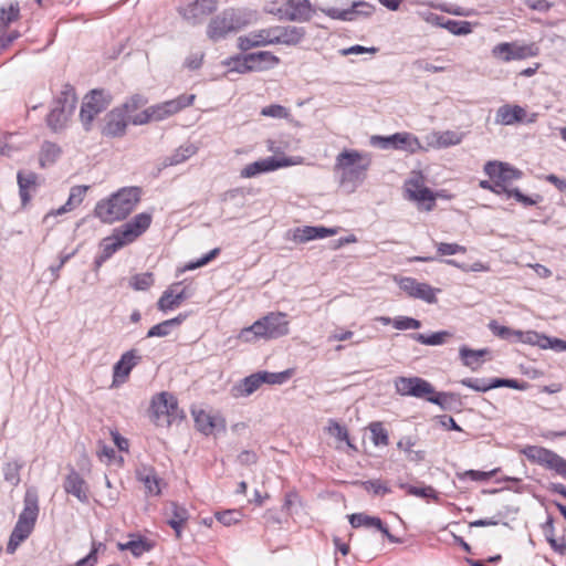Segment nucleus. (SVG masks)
Wrapping results in <instances>:
<instances>
[{
	"label": "nucleus",
	"mask_w": 566,
	"mask_h": 566,
	"mask_svg": "<svg viewBox=\"0 0 566 566\" xmlns=\"http://www.w3.org/2000/svg\"><path fill=\"white\" fill-rule=\"evenodd\" d=\"M127 244L117 230L111 237L104 238L99 244L102 252L94 260L95 270H98L115 252Z\"/></svg>",
	"instance_id": "bb28decb"
},
{
	"label": "nucleus",
	"mask_w": 566,
	"mask_h": 566,
	"mask_svg": "<svg viewBox=\"0 0 566 566\" xmlns=\"http://www.w3.org/2000/svg\"><path fill=\"white\" fill-rule=\"evenodd\" d=\"M489 328L495 336L502 339H510L513 336L521 339L523 335L522 332L513 331L506 326L500 325L496 321H491L489 323Z\"/></svg>",
	"instance_id": "5fc2aeb1"
},
{
	"label": "nucleus",
	"mask_w": 566,
	"mask_h": 566,
	"mask_svg": "<svg viewBox=\"0 0 566 566\" xmlns=\"http://www.w3.org/2000/svg\"><path fill=\"white\" fill-rule=\"evenodd\" d=\"M86 191H87L86 186L73 187L71 189V192H70L66 203L56 210V214H62L66 211L72 210L76 206L81 205L85 197Z\"/></svg>",
	"instance_id": "a19ab883"
},
{
	"label": "nucleus",
	"mask_w": 566,
	"mask_h": 566,
	"mask_svg": "<svg viewBox=\"0 0 566 566\" xmlns=\"http://www.w3.org/2000/svg\"><path fill=\"white\" fill-rule=\"evenodd\" d=\"M21 469L22 464L18 461L8 462L3 468L4 480L14 486L18 485L20 483Z\"/></svg>",
	"instance_id": "6e6d98bb"
},
{
	"label": "nucleus",
	"mask_w": 566,
	"mask_h": 566,
	"mask_svg": "<svg viewBox=\"0 0 566 566\" xmlns=\"http://www.w3.org/2000/svg\"><path fill=\"white\" fill-rule=\"evenodd\" d=\"M293 164H294V161L287 157H282V158L266 157L264 159H260V160H256V161L245 165L240 171V177L253 178L260 174L274 171L279 168L289 167Z\"/></svg>",
	"instance_id": "aec40b11"
},
{
	"label": "nucleus",
	"mask_w": 566,
	"mask_h": 566,
	"mask_svg": "<svg viewBox=\"0 0 566 566\" xmlns=\"http://www.w3.org/2000/svg\"><path fill=\"white\" fill-rule=\"evenodd\" d=\"M69 115L65 106H55L49 113L46 123L53 132H57L65 126Z\"/></svg>",
	"instance_id": "58836bf2"
},
{
	"label": "nucleus",
	"mask_w": 566,
	"mask_h": 566,
	"mask_svg": "<svg viewBox=\"0 0 566 566\" xmlns=\"http://www.w3.org/2000/svg\"><path fill=\"white\" fill-rule=\"evenodd\" d=\"M395 388L401 396H412L416 398H423L426 400L434 394V388L429 381L416 376L397 377L395 379Z\"/></svg>",
	"instance_id": "ddd939ff"
},
{
	"label": "nucleus",
	"mask_w": 566,
	"mask_h": 566,
	"mask_svg": "<svg viewBox=\"0 0 566 566\" xmlns=\"http://www.w3.org/2000/svg\"><path fill=\"white\" fill-rule=\"evenodd\" d=\"M450 336L448 332H437L431 335H424L421 333L412 334L411 337L423 345L436 346L441 345L446 342V338Z\"/></svg>",
	"instance_id": "49530a36"
},
{
	"label": "nucleus",
	"mask_w": 566,
	"mask_h": 566,
	"mask_svg": "<svg viewBox=\"0 0 566 566\" xmlns=\"http://www.w3.org/2000/svg\"><path fill=\"white\" fill-rule=\"evenodd\" d=\"M129 104H125L124 108H115L105 117V124L102 127V135L109 138L122 137L126 133L128 125L126 109Z\"/></svg>",
	"instance_id": "5701e85b"
},
{
	"label": "nucleus",
	"mask_w": 566,
	"mask_h": 566,
	"mask_svg": "<svg viewBox=\"0 0 566 566\" xmlns=\"http://www.w3.org/2000/svg\"><path fill=\"white\" fill-rule=\"evenodd\" d=\"M142 199L139 187H124L109 198L101 200L95 207V214L105 223L126 219Z\"/></svg>",
	"instance_id": "f257e3e1"
},
{
	"label": "nucleus",
	"mask_w": 566,
	"mask_h": 566,
	"mask_svg": "<svg viewBox=\"0 0 566 566\" xmlns=\"http://www.w3.org/2000/svg\"><path fill=\"white\" fill-rule=\"evenodd\" d=\"M198 146L191 143L179 146L170 156L164 160L165 166H176L185 163L198 153Z\"/></svg>",
	"instance_id": "f704fd0d"
},
{
	"label": "nucleus",
	"mask_w": 566,
	"mask_h": 566,
	"mask_svg": "<svg viewBox=\"0 0 566 566\" xmlns=\"http://www.w3.org/2000/svg\"><path fill=\"white\" fill-rule=\"evenodd\" d=\"M499 471V469H494V470H491V471H478V470H467L464 471L463 473H459L458 476L460 480H471V481H476V482H482V481H489L491 478H493L496 472Z\"/></svg>",
	"instance_id": "bf43d9fd"
},
{
	"label": "nucleus",
	"mask_w": 566,
	"mask_h": 566,
	"mask_svg": "<svg viewBox=\"0 0 566 566\" xmlns=\"http://www.w3.org/2000/svg\"><path fill=\"white\" fill-rule=\"evenodd\" d=\"M263 384L264 378L261 377L260 371L251 374L233 386L232 395L235 398L248 397L255 392Z\"/></svg>",
	"instance_id": "72a5a7b5"
},
{
	"label": "nucleus",
	"mask_w": 566,
	"mask_h": 566,
	"mask_svg": "<svg viewBox=\"0 0 566 566\" xmlns=\"http://www.w3.org/2000/svg\"><path fill=\"white\" fill-rule=\"evenodd\" d=\"M271 11L281 20L307 21L311 18V3L308 0H283Z\"/></svg>",
	"instance_id": "dca6fc26"
},
{
	"label": "nucleus",
	"mask_w": 566,
	"mask_h": 566,
	"mask_svg": "<svg viewBox=\"0 0 566 566\" xmlns=\"http://www.w3.org/2000/svg\"><path fill=\"white\" fill-rule=\"evenodd\" d=\"M371 144L378 145L384 149L394 148L416 153L421 148L419 139L410 133H396L390 136H373Z\"/></svg>",
	"instance_id": "4468645a"
},
{
	"label": "nucleus",
	"mask_w": 566,
	"mask_h": 566,
	"mask_svg": "<svg viewBox=\"0 0 566 566\" xmlns=\"http://www.w3.org/2000/svg\"><path fill=\"white\" fill-rule=\"evenodd\" d=\"M306 32L302 27L295 25H273V44L297 45L305 36Z\"/></svg>",
	"instance_id": "393cba45"
},
{
	"label": "nucleus",
	"mask_w": 566,
	"mask_h": 566,
	"mask_svg": "<svg viewBox=\"0 0 566 566\" xmlns=\"http://www.w3.org/2000/svg\"><path fill=\"white\" fill-rule=\"evenodd\" d=\"M240 512L235 510H228L223 512L216 513V518L218 522L226 526H230L240 521Z\"/></svg>",
	"instance_id": "774afa93"
},
{
	"label": "nucleus",
	"mask_w": 566,
	"mask_h": 566,
	"mask_svg": "<svg viewBox=\"0 0 566 566\" xmlns=\"http://www.w3.org/2000/svg\"><path fill=\"white\" fill-rule=\"evenodd\" d=\"M399 287L412 298L422 300L429 304L438 302L437 293L440 292V289H434L428 283L419 282L413 277L401 279Z\"/></svg>",
	"instance_id": "4be33fe9"
},
{
	"label": "nucleus",
	"mask_w": 566,
	"mask_h": 566,
	"mask_svg": "<svg viewBox=\"0 0 566 566\" xmlns=\"http://www.w3.org/2000/svg\"><path fill=\"white\" fill-rule=\"evenodd\" d=\"M349 523L353 527H380L381 520L379 517L369 516L364 513H355L349 516Z\"/></svg>",
	"instance_id": "c03bdc74"
},
{
	"label": "nucleus",
	"mask_w": 566,
	"mask_h": 566,
	"mask_svg": "<svg viewBox=\"0 0 566 566\" xmlns=\"http://www.w3.org/2000/svg\"><path fill=\"white\" fill-rule=\"evenodd\" d=\"M39 513V492L36 488L30 486L24 493L23 509L19 514L7 544V552L9 554H13L20 544L32 534Z\"/></svg>",
	"instance_id": "f03ea898"
},
{
	"label": "nucleus",
	"mask_w": 566,
	"mask_h": 566,
	"mask_svg": "<svg viewBox=\"0 0 566 566\" xmlns=\"http://www.w3.org/2000/svg\"><path fill=\"white\" fill-rule=\"evenodd\" d=\"M483 171L490 177V179L495 180V182L499 184L501 188L506 190L503 191V195L505 196H507V191L513 189L510 187V184L523 177L522 170L510 165L509 163L496 160L488 161L483 167Z\"/></svg>",
	"instance_id": "6e6552de"
},
{
	"label": "nucleus",
	"mask_w": 566,
	"mask_h": 566,
	"mask_svg": "<svg viewBox=\"0 0 566 566\" xmlns=\"http://www.w3.org/2000/svg\"><path fill=\"white\" fill-rule=\"evenodd\" d=\"M243 24L241 17L234 10H224L211 19L207 28V35L210 40L217 42L227 34L238 31Z\"/></svg>",
	"instance_id": "0eeeda50"
},
{
	"label": "nucleus",
	"mask_w": 566,
	"mask_h": 566,
	"mask_svg": "<svg viewBox=\"0 0 566 566\" xmlns=\"http://www.w3.org/2000/svg\"><path fill=\"white\" fill-rule=\"evenodd\" d=\"M130 286L136 291H146L154 284L153 273L136 274L130 279Z\"/></svg>",
	"instance_id": "052dcab7"
},
{
	"label": "nucleus",
	"mask_w": 566,
	"mask_h": 566,
	"mask_svg": "<svg viewBox=\"0 0 566 566\" xmlns=\"http://www.w3.org/2000/svg\"><path fill=\"white\" fill-rule=\"evenodd\" d=\"M538 114H527L524 107L515 104H504L497 108L495 123L504 126L526 123L533 124L537 120Z\"/></svg>",
	"instance_id": "2eb2a0df"
},
{
	"label": "nucleus",
	"mask_w": 566,
	"mask_h": 566,
	"mask_svg": "<svg viewBox=\"0 0 566 566\" xmlns=\"http://www.w3.org/2000/svg\"><path fill=\"white\" fill-rule=\"evenodd\" d=\"M111 103V97L104 90H93L84 98L80 117L85 130H90L95 116L105 111Z\"/></svg>",
	"instance_id": "1a4fd4ad"
},
{
	"label": "nucleus",
	"mask_w": 566,
	"mask_h": 566,
	"mask_svg": "<svg viewBox=\"0 0 566 566\" xmlns=\"http://www.w3.org/2000/svg\"><path fill=\"white\" fill-rule=\"evenodd\" d=\"M128 542L117 543V548L122 552L129 551L134 557H140L155 547V543L153 541L140 534L130 533L128 534Z\"/></svg>",
	"instance_id": "7c9ffc66"
},
{
	"label": "nucleus",
	"mask_w": 566,
	"mask_h": 566,
	"mask_svg": "<svg viewBox=\"0 0 566 566\" xmlns=\"http://www.w3.org/2000/svg\"><path fill=\"white\" fill-rule=\"evenodd\" d=\"M139 360L140 356L137 355L135 349L124 353L113 367V382H124Z\"/></svg>",
	"instance_id": "c756f323"
},
{
	"label": "nucleus",
	"mask_w": 566,
	"mask_h": 566,
	"mask_svg": "<svg viewBox=\"0 0 566 566\" xmlns=\"http://www.w3.org/2000/svg\"><path fill=\"white\" fill-rule=\"evenodd\" d=\"M338 228H326L323 226L298 227L293 231V240L297 243H306L316 239H324L337 234Z\"/></svg>",
	"instance_id": "cd10ccee"
},
{
	"label": "nucleus",
	"mask_w": 566,
	"mask_h": 566,
	"mask_svg": "<svg viewBox=\"0 0 566 566\" xmlns=\"http://www.w3.org/2000/svg\"><path fill=\"white\" fill-rule=\"evenodd\" d=\"M428 401L440 406L442 409H450L454 402L458 401V397L452 392H436L428 397Z\"/></svg>",
	"instance_id": "864d4df0"
},
{
	"label": "nucleus",
	"mask_w": 566,
	"mask_h": 566,
	"mask_svg": "<svg viewBox=\"0 0 566 566\" xmlns=\"http://www.w3.org/2000/svg\"><path fill=\"white\" fill-rule=\"evenodd\" d=\"M322 11L334 20L354 21L358 18L370 17L375 12V6L367 1H356L347 9L327 8Z\"/></svg>",
	"instance_id": "a211bd4d"
},
{
	"label": "nucleus",
	"mask_w": 566,
	"mask_h": 566,
	"mask_svg": "<svg viewBox=\"0 0 566 566\" xmlns=\"http://www.w3.org/2000/svg\"><path fill=\"white\" fill-rule=\"evenodd\" d=\"M196 97L195 94H181L176 98L151 105L150 116L154 118V122L165 120L185 108L192 106Z\"/></svg>",
	"instance_id": "f8f14e48"
},
{
	"label": "nucleus",
	"mask_w": 566,
	"mask_h": 566,
	"mask_svg": "<svg viewBox=\"0 0 566 566\" xmlns=\"http://www.w3.org/2000/svg\"><path fill=\"white\" fill-rule=\"evenodd\" d=\"M443 262L450 266L461 270L462 272H489L490 271V266L481 261H476L471 265H469L467 263H460L453 259H447Z\"/></svg>",
	"instance_id": "603ef678"
},
{
	"label": "nucleus",
	"mask_w": 566,
	"mask_h": 566,
	"mask_svg": "<svg viewBox=\"0 0 566 566\" xmlns=\"http://www.w3.org/2000/svg\"><path fill=\"white\" fill-rule=\"evenodd\" d=\"M290 322L282 312H271L255 321L251 326L240 331L238 338L244 343H254L258 339H276L287 335Z\"/></svg>",
	"instance_id": "7ed1b4c3"
},
{
	"label": "nucleus",
	"mask_w": 566,
	"mask_h": 566,
	"mask_svg": "<svg viewBox=\"0 0 566 566\" xmlns=\"http://www.w3.org/2000/svg\"><path fill=\"white\" fill-rule=\"evenodd\" d=\"M328 432L334 434L337 440L346 442V444L354 451H357V448L350 442L348 430L340 426L337 421L331 420L328 426Z\"/></svg>",
	"instance_id": "4d7b16f0"
},
{
	"label": "nucleus",
	"mask_w": 566,
	"mask_h": 566,
	"mask_svg": "<svg viewBox=\"0 0 566 566\" xmlns=\"http://www.w3.org/2000/svg\"><path fill=\"white\" fill-rule=\"evenodd\" d=\"M407 493L422 499H432L434 501L439 499L437 491L430 485L422 488L408 485Z\"/></svg>",
	"instance_id": "0e129e2a"
},
{
	"label": "nucleus",
	"mask_w": 566,
	"mask_h": 566,
	"mask_svg": "<svg viewBox=\"0 0 566 566\" xmlns=\"http://www.w3.org/2000/svg\"><path fill=\"white\" fill-rule=\"evenodd\" d=\"M506 198H514L518 203L524 207H531L539 203L543 200V197L538 193L533 196H526L520 191L518 188H514L507 191Z\"/></svg>",
	"instance_id": "8fccbe9b"
},
{
	"label": "nucleus",
	"mask_w": 566,
	"mask_h": 566,
	"mask_svg": "<svg viewBox=\"0 0 566 566\" xmlns=\"http://www.w3.org/2000/svg\"><path fill=\"white\" fill-rule=\"evenodd\" d=\"M61 154L62 149L59 145L52 142H44L40 150V166L46 167L54 164Z\"/></svg>",
	"instance_id": "4c0bfd02"
},
{
	"label": "nucleus",
	"mask_w": 566,
	"mask_h": 566,
	"mask_svg": "<svg viewBox=\"0 0 566 566\" xmlns=\"http://www.w3.org/2000/svg\"><path fill=\"white\" fill-rule=\"evenodd\" d=\"M219 0H195L185 7H179V14L190 24L201 23L217 10Z\"/></svg>",
	"instance_id": "f3484780"
},
{
	"label": "nucleus",
	"mask_w": 566,
	"mask_h": 566,
	"mask_svg": "<svg viewBox=\"0 0 566 566\" xmlns=\"http://www.w3.org/2000/svg\"><path fill=\"white\" fill-rule=\"evenodd\" d=\"M76 103L75 92L72 86L65 85L61 92V96L56 99V106H65L67 113H72Z\"/></svg>",
	"instance_id": "13d9d810"
},
{
	"label": "nucleus",
	"mask_w": 566,
	"mask_h": 566,
	"mask_svg": "<svg viewBox=\"0 0 566 566\" xmlns=\"http://www.w3.org/2000/svg\"><path fill=\"white\" fill-rule=\"evenodd\" d=\"M181 283H175L170 285L161 296L159 297L157 302V308L164 313L175 310L178 306L181 305V303L189 297V294L187 293V289L182 287L180 289Z\"/></svg>",
	"instance_id": "b1692460"
},
{
	"label": "nucleus",
	"mask_w": 566,
	"mask_h": 566,
	"mask_svg": "<svg viewBox=\"0 0 566 566\" xmlns=\"http://www.w3.org/2000/svg\"><path fill=\"white\" fill-rule=\"evenodd\" d=\"M363 489L374 495L384 496L391 492V489L388 486L387 482L376 479L360 482Z\"/></svg>",
	"instance_id": "09e8293b"
},
{
	"label": "nucleus",
	"mask_w": 566,
	"mask_h": 566,
	"mask_svg": "<svg viewBox=\"0 0 566 566\" xmlns=\"http://www.w3.org/2000/svg\"><path fill=\"white\" fill-rule=\"evenodd\" d=\"M436 248L439 256L454 255L458 253L464 254L467 252V248L459 243L436 242Z\"/></svg>",
	"instance_id": "680f3d73"
},
{
	"label": "nucleus",
	"mask_w": 566,
	"mask_h": 566,
	"mask_svg": "<svg viewBox=\"0 0 566 566\" xmlns=\"http://www.w3.org/2000/svg\"><path fill=\"white\" fill-rule=\"evenodd\" d=\"M538 52L539 49L535 43L501 42L492 49V55L503 62L534 57Z\"/></svg>",
	"instance_id": "9d476101"
},
{
	"label": "nucleus",
	"mask_w": 566,
	"mask_h": 566,
	"mask_svg": "<svg viewBox=\"0 0 566 566\" xmlns=\"http://www.w3.org/2000/svg\"><path fill=\"white\" fill-rule=\"evenodd\" d=\"M260 114L264 117L287 118L290 116V111L282 105L271 104L263 107Z\"/></svg>",
	"instance_id": "e2e57ef3"
},
{
	"label": "nucleus",
	"mask_w": 566,
	"mask_h": 566,
	"mask_svg": "<svg viewBox=\"0 0 566 566\" xmlns=\"http://www.w3.org/2000/svg\"><path fill=\"white\" fill-rule=\"evenodd\" d=\"M371 164L369 154L355 149H345L339 153L335 160L334 169L340 172V182H361Z\"/></svg>",
	"instance_id": "20e7f679"
},
{
	"label": "nucleus",
	"mask_w": 566,
	"mask_h": 566,
	"mask_svg": "<svg viewBox=\"0 0 566 566\" xmlns=\"http://www.w3.org/2000/svg\"><path fill=\"white\" fill-rule=\"evenodd\" d=\"M522 452L528 461L553 470L566 480V459L556 452L538 446H527Z\"/></svg>",
	"instance_id": "423d86ee"
},
{
	"label": "nucleus",
	"mask_w": 566,
	"mask_h": 566,
	"mask_svg": "<svg viewBox=\"0 0 566 566\" xmlns=\"http://www.w3.org/2000/svg\"><path fill=\"white\" fill-rule=\"evenodd\" d=\"M195 422L197 429L206 436L211 434L217 427L216 418L203 410L195 413Z\"/></svg>",
	"instance_id": "37998d69"
},
{
	"label": "nucleus",
	"mask_w": 566,
	"mask_h": 566,
	"mask_svg": "<svg viewBox=\"0 0 566 566\" xmlns=\"http://www.w3.org/2000/svg\"><path fill=\"white\" fill-rule=\"evenodd\" d=\"M39 176L33 171H19L17 175L19 195L22 206H27L31 200V192L38 188Z\"/></svg>",
	"instance_id": "473e14b6"
},
{
	"label": "nucleus",
	"mask_w": 566,
	"mask_h": 566,
	"mask_svg": "<svg viewBox=\"0 0 566 566\" xmlns=\"http://www.w3.org/2000/svg\"><path fill=\"white\" fill-rule=\"evenodd\" d=\"M433 136L438 147L447 148L459 145L462 142L464 134L454 130H443L434 133Z\"/></svg>",
	"instance_id": "ea45409f"
},
{
	"label": "nucleus",
	"mask_w": 566,
	"mask_h": 566,
	"mask_svg": "<svg viewBox=\"0 0 566 566\" xmlns=\"http://www.w3.org/2000/svg\"><path fill=\"white\" fill-rule=\"evenodd\" d=\"M136 478L146 489V494L157 496L161 493L163 480L151 467H142L136 470Z\"/></svg>",
	"instance_id": "2f4dec72"
},
{
	"label": "nucleus",
	"mask_w": 566,
	"mask_h": 566,
	"mask_svg": "<svg viewBox=\"0 0 566 566\" xmlns=\"http://www.w3.org/2000/svg\"><path fill=\"white\" fill-rule=\"evenodd\" d=\"M20 18V8L18 3H11L9 8H0V31L9 27L10 23Z\"/></svg>",
	"instance_id": "a18cd8bd"
},
{
	"label": "nucleus",
	"mask_w": 566,
	"mask_h": 566,
	"mask_svg": "<svg viewBox=\"0 0 566 566\" xmlns=\"http://www.w3.org/2000/svg\"><path fill=\"white\" fill-rule=\"evenodd\" d=\"M169 512L171 517L168 518L167 523L171 528H174L176 536L179 538L181 536L182 526L189 516L188 511L177 503H171L169 506Z\"/></svg>",
	"instance_id": "c9c22d12"
},
{
	"label": "nucleus",
	"mask_w": 566,
	"mask_h": 566,
	"mask_svg": "<svg viewBox=\"0 0 566 566\" xmlns=\"http://www.w3.org/2000/svg\"><path fill=\"white\" fill-rule=\"evenodd\" d=\"M273 44L272 27L250 32L247 35L238 38V45L242 51H248L256 46H266Z\"/></svg>",
	"instance_id": "c85d7f7f"
},
{
	"label": "nucleus",
	"mask_w": 566,
	"mask_h": 566,
	"mask_svg": "<svg viewBox=\"0 0 566 566\" xmlns=\"http://www.w3.org/2000/svg\"><path fill=\"white\" fill-rule=\"evenodd\" d=\"M150 416L158 427H170L184 419V411L179 408L177 398L167 391L153 397L150 402Z\"/></svg>",
	"instance_id": "39448f33"
},
{
	"label": "nucleus",
	"mask_w": 566,
	"mask_h": 566,
	"mask_svg": "<svg viewBox=\"0 0 566 566\" xmlns=\"http://www.w3.org/2000/svg\"><path fill=\"white\" fill-rule=\"evenodd\" d=\"M392 326L396 329L405 331V329H418L421 326L420 321L408 317V316H398L392 319Z\"/></svg>",
	"instance_id": "69168bd1"
},
{
	"label": "nucleus",
	"mask_w": 566,
	"mask_h": 566,
	"mask_svg": "<svg viewBox=\"0 0 566 566\" xmlns=\"http://www.w3.org/2000/svg\"><path fill=\"white\" fill-rule=\"evenodd\" d=\"M443 28L454 35H467L472 32V24L469 21L448 19Z\"/></svg>",
	"instance_id": "3c124183"
},
{
	"label": "nucleus",
	"mask_w": 566,
	"mask_h": 566,
	"mask_svg": "<svg viewBox=\"0 0 566 566\" xmlns=\"http://www.w3.org/2000/svg\"><path fill=\"white\" fill-rule=\"evenodd\" d=\"M261 377L264 378V384L270 385H281L285 382L291 377V371L285 370L281 373H269V371H260Z\"/></svg>",
	"instance_id": "338daca9"
},
{
	"label": "nucleus",
	"mask_w": 566,
	"mask_h": 566,
	"mask_svg": "<svg viewBox=\"0 0 566 566\" xmlns=\"http://www.w3.org/2000/svg\"><path fill=\"white\" fill-rule=\"evenodd\" d=\"M368 429L371 433L370 439L376 447H386L389 444V433L388 430L384 427L382 422H370Z\"/></svg>",
	"instance_id": "79ce46f5"
},
{
	"label": "nucleus",
	"mask_w": 566,
	"mask_h": 566,
	"mask_svg": "<svg viewBox=\"0 0 566 566\" xmlns=\"http://www.w3.org/2000/svg\"><path fill=\"white\" fill-rule=\"evenodd\" d=\"M460 382L468 388L481 392L494 389V378H464Z\"/></svg>",
	"instance_id": "de8ad7c7"
},
{
	"label": "nucleus",
	"mask_w": 566,
	"mask_h": 566,
	"mask_svg": "<svg viewBox=\"0 0 566 566\" xmlns=\"http://www.w3.org/2000/svg\"><path fill=\"white\" fill-rule=\"evenodd\" d=\"M403 189L406 198L418 203L428 202L427 211H431L436 206V195L424 185V177L421 172H413L412 176L405 181Z\"/></svg>",
	"instance_id": "9b49d317"
},
{
	"label": "nucleus",
	"mask_w": 566,
	"mask_h": 566,
	"mask_svg": "<svg viewBox=\"0 0 566 566\" xmlns=\"http://www.w3.org/2000/svg\"><path fill=\"white\" fill-rule=\"evenodd\" d=\"M489 354L488 349H471L467 346H462L460 348V357L462 363L470 367L472 370H475L482 363V357Z\"/></svg>",
	"instance_id": "e433bc0d"
},
{
	"label": "nucleus",
	"mask_w": 566,
	"mask_h": 566,
	"mask_svg": "<svg viewBox=\"0 0 566 566\" xmlns=\"http://www.w3.org/2000/svg\"><path fill=\"white\" fill-rule=\"evenodd\" d=\"M280 63V59L269 51H260L255 53H249L243 56V60L239 62L235 67L237 71L252 72V71H262L270 67H273Z\"/></svg>",
	"instance_id": "412c9836"
},
{
	"label": "nucleus",
	"mask_w": 566,
	"mask_h": 566,
	"mask_svg": "<svg viewBox=\"0 0 566 566\" xmlns=\"http://www.w3.org/2000/svg\"><path fill=\"white\" fill-rule=\"evenodd\" d=\"M63 489L67 494L75 496L81 503H88V484L75 469L72 468L65 476Z\"/></svg>",
	"instance_id": "a878e982"
},
{
	"label": "nucleus",
	"mask_w": 566,
	"mask_h": 566,
	"mask_svg": "<svg viewBox=\"0 0 566 566\" xmlns=\"http://www.w3.org/2000/svg\"><path fill=\"white\" fill-rule=\"evenodd\" d=\"M151 222V212H140L116 230L119 232L122 238L125 239L128 244H130L149 229Z\"/></svg>",
	"instance_id": "6ab92c4d"
}]
</instances>
